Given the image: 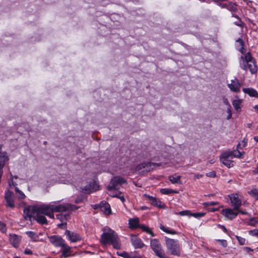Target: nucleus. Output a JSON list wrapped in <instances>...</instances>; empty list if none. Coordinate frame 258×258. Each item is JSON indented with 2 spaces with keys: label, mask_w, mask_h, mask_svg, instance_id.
Returning <instances> with one entry per match:
<instances>
[{
  "label": "nucleus",
  "mask_w": 258,
  "mask_h": 258,
  "mask_svg": "<svg viewBox=\"0 0 258 258\" xmlns=\"http://www.w3.org/2000/svg\"><path fill=\"white\" fill-rule=\"evenodd\" d=\"M61 200L56 201L48 204L27 206L24 210V218L26 220H30L31 218H33L40 224H47V220L45 216L53 219L54 212L73 211L78 208L73 205L68 203L56 205Z\"/></svg>",
  "instance_id": "f257e3e1"
},
{
  "label": "nucleus",
  "mask_w": 258,
  "mask_h": 258,
  "mask_svg": "<svg viewBox=\"0 0 258 258\" xmlns=\"http://www.w3.org/2000/svg\"><path fill=\"white\" fill-rule=\"evenodd\" d=\"M103 233L101 235L100 242L103 245L110 244L116 249L120 248L119 238L115 231L108 227L102 229Z\"/></svg>",
  "instance_id": "f03ea898"
},
{
  "label": "nucleus",
  "mask_w": 258,
  "mask_h": 258,
  "mask_svg": "<svg viewBox=\"0 0 258 258\" xmlns=\"http://www.w3.org/2000/svg\"><path fill=\"white\" fill-rule=\"evenodd\" d=\"M13 191L9 190L5 192V200L7 203V206L11 208H13L15 206V202L18 201L21 203H23V200L26 198L24 193L19 189L18 187H15V190Z\"/></svg>",
  "instance_id": "7ed1b4c3"
},
{
  "label": "nucleus",
  "mask_w": 258,
  "mask_h": 258,
  "mask_svg": "<svg viewBox=\"0 0 258 258\" xmlns=\"http://www.w3.org/2000/svg\"><path fill=\"white\" fill-rule=\"evenodd\" d=\"M239 65L240 68L244 71H247L248 69L252 74L257 73V68L255 64L254 59L249 52H247L244 55H242L240 57Z\"/></svg>",
  "instance_id": "20e7f679"
},
{
  "label": "nucleus",
  "mask_w": 258,
  "mask_h": 258,
  "mask_svg": "<svg viewBox=\"0 0 258 258\" xmlns=\"http://www.w3.org/2000/svg\"><path fill=\"white\" fill-rule=\"evenodd\" d=\"M128 221L130 228L132 229H136L138 228H140L143 231L146 232L151 236L153 237L155 236L154 233L149 227L146 226L144 225H140L139 219L138 217L130 218Z\"/></svg>",
  "instance_id": "39448f33"
},
{
  "label": "nucleus",
  "mask_w": 258,
  "mask_h": 258,
  "mask_svg": "<svg viewBox=\"0 0 258 258\" xmlns=\"http://www.w3.org/2000/svg\"><path fill=\"white\" fill-rule=\"evenodd\" d=\"M150 245L153 250L158 257L160 258L167 257L164 251L161 248V244L158 239H151L150 241Z\"/></svg>",
  "instance_id": "423d86ee"
},
{
  "label": "nucleus",
  "mask_w": 258,
  "mask_h": 258,
  "mask_svg": "<svg viewBox=\"0 0 258 258\" xmlns=\"http://www.w3.org/2000/svg\"><path fill=\"white\" fill-rule=\"evenodd\" d=\"M166 243L171 254L177 255L179 254V246L177 240L168 238L166 239Z\"/></svg>",
  "instance_id": "0eeeda50"
},
{
  "label": "nucleus",
  "mask_w": 258,
  "mask_h": 258,
  "mask_svg": "<svg viewBox=\"0 0 258 258\" xmlns=\"http://www.w3.org/2000/svg\"><path fill=\"white\" fill-rule=\"evenodd\" d=\"M231 154L230 151H225L223 152L220 156V162L228 168H230L233 165V161L231 160L233 159Z\"/></svg>",
  "instance_id": "6e6552de"
},
{
  "label": "nucleus",
  "mask_w": 258,
  "mask_h": 258,
  "mask_svg": "<svg viewBox=\"0 0 258 258\" xmlns=\"http://www.w3.org/2000/svg\"><path fill=\"white\" fill-rule=\"evenodd\" d=\"M125 182V180L123 178L119 176L114 177L111 179L109 185L108 186V190L110 191L112 189H118L119 186Z\"/></svg>",
  "instance_id": "1a4fd4ad"
},
{
  "label": "nucleus",
  "mask_w": 258,
  "mask_h": 258,
  "mask_svg": "<svg viewBox=\"0 0 258 258\" xmlns=\"http://www.w3.org/2000/svg\"><path fill=\"white\" fill-rule=\"evenodd\" d=\"M99 186L97 183L95 181H93L86 186L81 187V191L85 194H89L97 190Z\"/></svg>",
  "instance_id": "9d476101"
},
{
  "label": "nucleus",
  "mask_w": 258,
  "mask_h": 258,
  "mask_svg": "<svg viewBox=\"0 0 258 258\" xmlns=\"http://www.w3.org/2000/svg\"><path fill=\"white\" fill-rule=\"evenodd\" d=\"M49 241L56 247H61L64 245V241L60 236L53 235L48 237Z\"/></svg>",
  "instance_id": "9b49d317"
},
{
  "label": "nucleus",
  "mask_w": 258,
  "mask_h": 258,
  "mask_svg": "<svg viewBox=\"0 0 258 258\" xmlns=\"http://www.w3.org/2000/svg\"><path fill=\"white\" fill-rule=\"evenodd\" d=\"M235 210L231 209H225L222 210L221 213L228 219L232 220L238 215V212H235Z\"/></svg>",
  "instance_id": "f8f14e48"
},
{
  "label": "nucleus",
  "mask_w": 258,
  "mask_h": 258,
  "mask_svg": "<svg viewBox=\"0 0 258 258\" xmlns=\"http://www.w3.org/2000/svg\"><path fill=\"white\" fill-rule=\"evenodd\" d=\"M230 201L234 206V210H238L241 205V201L237 194H232L229 196Z\"/></svg>",
  "instance_id": "ddd939ff"
},
{
  "label": "nucleus",
  "mask_w": 258,
  "mask_h": 258,
  "mask_svg": "<svg viewBox=\"0 0 258 258\" xmlns=\"http://www.w3.org/2000/svg\"><path fill=\"white\" fill-rule=\"evenodd\" d=\"M229 88L231 91L239 92L240 90L241 84L237 79L231 80V83L228 84Z\"/></svg>",
  "instance_id": "4468645a"
},
{
  "label": "nucleus",
  "mask_w": 258,
  "mask_h": 258,
  "mask_svg": "<svg viewBox=\"0 0 258 258\" xmlns=\"http://www.w3.org/2000/svg\"><path fill=\"white\" fill-rule=\"evenodd\" d=\"M131 240L133 245L136 248H140L144 246V244L142 240L136 235H132Z\"/></svg>",
  "instance_id": "2eb2a0df"
},
{
  "label": "nucleus",
  "mask_w": 258,
  "mask_h": 258,
  "mask_svg": "<svg viewBox=\"0 0 258 258\" xmlns=\"http://www.w3.org/2000/svg\"><path fill=\"white\" fill-rule=\"evenodd\" d=\"M65 234L68 239L72 242H76L81 240L80 235L75 232L66 230Z\"/></svg>",
  "instance_id": "dca6fc26"
},
{
  "label": "nucleus",
  "mask_w": 258,
  "mask_h": 258,
  "mask_svg": "<svg viewBox=\"0 0 258 258\" xmlns=\"http://www.w3.org/2000/svg\"><path fill=\"white\" fill-rule=\"evenodd\" d=\"M97 206L105 214L109 215L111 213L110 206L108 203L102 201Z\"/></svg>",
  "instance_id": "f3484780"
},
{
  "label": "nucleus",
  "mask_w": 258,
  "mask_h": 258,
  "mask_svg": "<svg viewBox=\"0 0 258 258\" xmlns=\"http://www.w3.org/2000/svg\"><path fill=\"white\" fill-rule=\"evenodd\" d=\"M21 240V237L16 234L10 235V242L15 247H18Z\"/></svg>",
  "instance_id": "a211bd4d"
},
{
  "label": "nucleus",
  "mask_w": 258,
  "mask_h": 258,
  "mask_svg": "<svg viewBox=\"0 0 258 258\" xmlns=\"http://www.w3.org/2000/svg\"><path fill=\"white\" fill-rule=\"evenodd\" d=\"M69 217L68 215H64L62 214H59L56 215V218L57 219L60 220L61 222V224L58 225V226L60 228H63L66 225V221L68 219V217Z\"/></svg>",
  "instance_id": "6ab92c4d"
},
{
  "label": "nucleus",
  "mask_w": 258,
  "mask_h": 258,
  "mask_svg": "<svg viewBox=\"0 0 258 258\" xmlns=\"http://www.w3.org/2000/svg\"><path fill=\"white\" fill-rule=\"evenodd\" d=\"M244 93L247 94L250 97H258V93L254 89L251 88H243L242 89Z\"/></svg>",
  "instance_id": "aec40b11"
},
{
  "label": "nucleus",
  "mask_w": 258,
  "mask_h": 258,
  "mask_svg": "<svg viewBox=\"0 0 258 258\" xmlns=\"http://www.w3.org/2000/svg\"><path fill=\"white\" fill-rule=\"evenodd\" d=\"M155 166V164L152 163L151 162L144 163L141 165H139L137 168L140 169L142 167L145 168L146 171H149L151 169H153Z\"/></svg>",
  "instance_id": "412c9836"
},
{
  "label": "nucleus",
  "mask_w": 258,
  "mask_h": 258,
  "mask_svg": "<svg viewBox=\"0 0 258 258\" xmlns=\"http://www.w3.org/2000/svg\"><path fill=\"white\" fill-rule=\"evenodd\" d=\"M242 100L241 99H236L232 101V105L234 109L238 112L241 111V105Z\"/></svg>",
  "instance_id": "4be33fe9"
},
{
  "label": "nucleus",
  "mask_w": 258,
  "mask_h": 258,
  "mask_svg": "<svg viewBox=\"0 0 258 258\" xmlns=\"http://www.w3.org/2000/svg\"><path fill=\"white\" fill-rule=\"evenodd\" d=\"M230 152H231V156L233 158H242L243 155L244 154V152H241L239 151L238 150H233V151H230Z\"/></svg>",
  "instance_id": "5701e85b"
},
{
  "label": "nucleus",
  "mask_w": 258,
  "mask_h": 258,
  "mask_svg": "<svg viewBox=\"0 0 258 258\" xmlns=\"http://www.w3.org/2000/svg\"><path fill=\"white\" fill-rule=\"evenodd\" d=\"M226 9L230 12H236L237 10V5L231 2H229L227 3Z\"/></svg>",
  "instance_id": "b1692460"
},
{
  "label": "nucleus",
  "mask_w": 258,
  "mask_h": 258,
  "mask_svg": "<svg viewBox=\"0 0 258 258\" xmlns=\"http://www.w3.org/2000/svg\"><path fill=\"white\" fill-rule=\"evenodd\" d=\"M26 234L34 241H38L39 237L35 232L33 231H26Z\"/></svg>",
  "instance_id": "393cba45"
},
{
  "label": "nucleus",
  "mask_w": 258,
  "mask_h": 258,
  "mask_svg": "<svg viewBox=\"0 0 258 258\" xmlns=\"http://www.w3.org/2000/svg\"><path fill=\"white\" fill-rule=\"evenodd\" d=\"M168 179L171 182V183H172L173 184L180 183V176L170 175L168 177Z\"/></svg>",
  "instance_id": "a878e982"
},
{
  "label": "nucleus",
  "mask_w": 258,
  "mask_h": 258,
  "mask_svg": "<svg viewBox=\"0 0 258 258\" xmlns=\"http://www.w3.org/2000/svg\"><path fill=\"white\" fill-rule=\"evenodd\" d=\"M61 247L63 248L62 255L66 257H68L69 256L68 253L70 252L71 249V247L67 246L65 243L64 246Z\"/></svg>",
  "instance_id": "bb28decb"
},
{
  "label": "nucleus",
  "mask_w": 258,
  "mask_h": 258,
  "mask_svg": "<svg viewBox=\"0 0 258 258\" xmlns=\"http://www.w3.org/2000/svg\"><path fill=\"white\" fill-rule=\"evenodd\" d=\"M110 196H111L112 197H115L118 198L122 202H124L125 201L123 194L120 192H119L118 193L113 192L112 194H110Z\"/></svg>",
  "instance_id": "cd10ccee"
},
{
  "label": "nucleus",
  "mask_w": 258,
  "mask_h": 258,
  "mask_svg": "<svg viewBox=\"0 0 258 258\" xmlns=\"http://www.w3.org/2000/svg\"><path fill=\"white\" fill-rule=\"evenodd\" d=\"M248 194L256 200H258V189L253 188L248 191Z\"/></svg>",
  "instance_id": "c85d7f7f"
},
{
  "label": "nucleus",
  "mask_w": 258,
  "mask_h": 258,
  "mask_svg": "<svg viewBox=\"0 0 258 258\" xmlns=\"http://www.w3.org/2000/svg\"><path fill=\"white\" fill-rule=\"evenodd\" d=\"M17 179L18 177L17 176H13L11 175V180L9 181V185L11 189H14L15 190V187H17V184L14 181V179Z\"/></svg>",
  "instance_id": "c756f323"
},
{
  "label": "nucleus",
  "mask_w": 258,
  "mask_h": 258,
  "mask_svg": "<svg viewBox=\"0 0 258 258\" xmlns=\"http://www.w3.org/2000/svg\"><path fill=\"white\" fill-rule=\"evenodd\" d=\"M161 192L164 195H169L172 193H176V191L168 188H162L161 189Z\"/></svg>",
  "instance_id": "7c9ffc66"
},
{
  "label": "nucleus",
  "mask_w": 258,
  "mask_h": 258,
  "mask_svg": "<svg viewBox=\"0 0 258 258\" xmlns=\"http://www.w3.org/2000/svg\"><path fill=\"white\" fill-rule=\"evenodd\" d=\"M151 204L152 205L157 207L158 208H162L163 206L162 203L161 202H160V201L158 200L157 199H156V198L155 199V200L153 201H152V202L151 203Z\"/></svg>",
  "instance_id": "2f4dec72"
},
{
  "label": "nucleus",
  "mask_w": 258,
  "mask_h": 258,
  "mask_svg": "<svg viewBox=\"0 0 258 258\" xmlns=\"http://www.w3.org/2000/svg\"><path fill=\"white\" fill-rule=\"evenodd\" d=\"M160 228L162 231H163L167 233H170V234H175V232L174 231L170 230H169V229L168 228L164 227L162 225H160Z\"/></svg>",
  "instance_id": "473e14b6"
},
{
  "label": "nucleus",
  "mask_w": 258,
  "mask_h": 258,
  "mask_svg": "<svg viewBox=\"0 0 258 258\" xmlns=\"http://www.w3.org/2000/svg\"><path fill=\"white\" fill-rule=\"evenodd\" d=\"M175 214L177 215H179L182 216H190V215L191 214V213H190V211L188 210L182 211L179 213H175Z\"/></svg>",
  "instance_id": "72a5a7b5"
},
{
  "label": "nucleus",
  "mask_w": 258,
  "mask_h": 258,
  "mask_svg": "<svg viewBox=\"0 0 258 258\" xmlns=\"http://www.w3.org/2000/svg\"><path fill=\"white\" fill-rule=\"evenodd\" d=\"M0 231L4 233L7 231L6 225L1 221H0Z\"/></svg>",
  "instance_id": "f704fd0d"
},
{
  "label": "nucleus",
  "mask_w": 258,
  "mask_h": 258,
  "mask_svg": "<svg viewBox=\"0 0 258 258\" xmlns=\"http://www.w3.org/2000/svg\"><path fill=\"white\" fill-rule=\"evenodd\" d=\"M237 240H238L239 243L242 245H244L245 244V239L243 238V237H241L240 236H237V235H236L235 236Z\"/></svg>",
  "instance_id": "c9c22d12"
},
{
  "label": "nucleus",
  "mask_w": 258,
  "mask_h": 258,
  "mask_svg": "<svg viewBox=\"0 0 258 258\" xmlns=\"http://www.w3.org/2000/svg\"><path fill=\"white\" fill-rule=\"evenodd\" d=\"M205 215V213H194L190 215V216H193L196 218H200L203 216H204Z\"/></svg>",
  "instance_id": "e433bc0d"
},
{
  "label": "nucleus",
  "mask_w": 258,
  "mask_h": 258,
  "mask_svg": "<svg viewBox=\"0 0 258 258\" xmlns=\"http://www.w3.org/2000/svg\"><path fill=\"white\" fill-rule=\"evenodd\" d=\"M216 4L222 9H226L227 3H222L221 2H218Z\"/></svg>",
  "instance_id": "4c0bfd02"
},
{
  "label": "nucleus",
  "mask_w": 258,
  "mask_h": 258,
  "mask_svg": "<svg viewBox=\"0 0 258 258\" xmlns=\"http://www.w3.org/2000/svg\"><path fill=\"white\" fill-rule=\"evenodd\" d=\"M249 234L255 236H258V229H254L249 231Z\"/></svg>",
  "instance_id": "58836bf2"
},
{
  "label": "nucleus",
  "mask_w": 258,
  "mask_h": 258,
  "mask_svg": "<svg viewBox=\"0 0 258 258\" xmlns=\"http://www.w3.org/2000/svg\"><path fill=\"white\" fill-rule=\"evenodd\" d=\"M218 204L217 202H206L203 204V205L205 206H212L215 205H217Z\"/></svg>",
  "instance_id": "ea45409f"
},
{
  "label": "nucleus",
  "mask_w": 258,
  "mask_h": 258,
  "mask_svg": "<svg viewBox=\"0 0 258 258\" xmlns=\"http://www.w3.org/2000/svg\"><path fill=\"white\" fill-rule=\"evenodd\" d=\"M227 112L228 113V116L227 117V119H229L231 118V116H232V112L231 110V106H229V107H228Z\"/></svg>",
  "instance_id": "a19ab883"
},
{
  "label": "nucleus",
  "mask_w": 258,
  "mask_h": 258,
  "mask_svg": "<svg viewBox=\"0 0 258 258\" xmlns=\"http://www.w3.org/2000/svg\"><path fill=\"white\" fill-rule=\"evenodd\" d=\"M220 244H221L224 247H226L227 246V241L226 240H218Z\"/></svg>",
  "instance_id": "79ce46f5"
},
{
  "label": "nucleus",
  "mask_w": 258,
  "mask_h": 258,
  "mask_svg": "<svg viewBox=\"0 0 258 258\" xmlns=\"http://www.w3.org/2000/svg\"><path fill=\"white\" fill-rule=\"evenodd\" d=\"M24 253L27 255H32L33 252L30 249L26 248L24 250Z\"/></svg>",
  "instance_id": "37998d69"
},
{
  "label": "nucleus",
  "mask_w": 258,
  "mask_h": 258,
  "mask_svg": "<svg viewBox=\"0 0 258 258\" xmlns=\"http://www.w3.org/2000/svg\"><path fill=\"white\" fill-rule=\"evenodd\" d=\"M207 176L210 177H214L216 176V173L214 171L210 172L207 173Z\"/></svg>",
  "instance_id": "c03bdc74"
},
{
  "label": "nucleus",
  "mask_w": 258,
  "mask_h": 258,
  "mask_svg": "<svg viewBox=\"0 0 258 258\" xmlns=\"http://www.w3.org/2000/svg\"><path fill=\"white\" fill-rule=\"evenodd\" d=\"M218 227L222 229L225 233L227 232V230L226 228L224 225H218Z\"/></svg>",
  "instance_id": "a18cd8bd"
},
{
  "label": "nucleus",
  "mask_w": 258,
  "mask_h": 258,
  "mask_svg": "<svg viewBox=\"0 0 258 258\" xmlns=\"http://www.w3.org/2000/svg\"><path fill=\"white\" fill-rule=\"evenodd\" d=\"M145 196L148 198V200L151 202V203H152V201H153L155 200V199L153 197L150 196L149 195H145Z\"/></svg>",
  "instance_id": "49530a36"
},
{
  "label": "nucleus",
  "mask_w": 258,
  "mask_h": 258,
  "mask_svg": "<svg viewBox=\"0 0 258 258\" xmlns=\"http://www.w3.org/2000/svg\"><path fill=\"white\" fill-rule=\"evenodd\" d=\"M243 249L247 252L253 251V249L248 247H244Z\"/></svg>",
  "instance_id": "de8ad7c7"
},
{
  "label": "nucleus",
  "mask_w": 258,
  "mask_h": 258,
  "mask_svg": "<svg viewBox=\"0 0 258 258\" xmlns=\"http://www.w3.org/2000/svg\"><path fill=\"white\" fill-rule=\"evenodd\" d=\"M223 102H224V103L225 104H226V105H228V107H229V106H230V104L229 103L228 101V100H227V99H224V100H223Z\"/></svg>",
  "instance_id": "09e8293b"
},
{
  "label": "nucleus",
  "mask_w": 258,
  "mask_h": 258,
  "mask_svg": "<svg viewBox=\"0 0 258 258\" xmlns=\"http://www.w3.org/2000/svg\"><path fill=\"white\" fill-rule=\"evenodd\" d=\"M202 175L199 174H197L195 175L194 178L195 179H199L201 177H202Z\"/></svg>",
  "instance_id": "8fccbe9b"
},
{
  "label": "nucleus",
  "mask_w": 258,
  "mask_h": 258,
  "mask_svg": "<svg viewBox=\"0 0 258 258\" xmlns=\"http://www.w3.org/2000/svg\"><path fill=\"white\" fill-rule=\"evenodd\" d=\"M235 210L237 211V212H238V213H240L243 215H245L247 214V213L246 212H243V211H240V210H239V209L238 210Z\"/></svg>",
  "instance_id": "3c124183"
},
{
  "label": "nucleus",
  "mask_w": 258,
  "mask_h": 258,
  "mask_svg": "<svg viewBox=\"0 0 258 258\" xmlns=\"http://www.w3.org/2000/svg\"><path fill=\"white\" fill-rule=\"evenodd\" d=\"M254 172L258 174V163H257L256 167L254 169Z\"/></svg>",
  "instance_id": "603ef678"
},
{
  "label": "nucleus",
  "mask_w": 258,
  "mask_h": 258,
  "mask_svg": "<svg viewBox=\"0 0 258 258\" xmlns=\"http://www.w3.org/2000/svg\"><path fill=\"white\" fill-rule=\"evenodd\" d=\"M255 111L258 112V105H256L253 107Z\"/></svg>",
  "instance_id": "864d4df0"
},
{
  "label": "nucleus",
  "mask_w": 258,
  "mask_h": 258,
  "mask_svg": "<svg viewBox=\"0 0 258 258\" xmlns=\"http://www.w3.org/2000/svg\"><path fill=\"white\" fill-rule=\"evenodd\" d=\"M212 1L216 4L219 2L225 1L226 0H212Z\"/></svg>",
  "instance_id": "5fc2aeb1"
},
{
  "label": "nucleus",
  "mask_w": 258,
  "mask_h": 258,
  "mask_svg": "<svg viewBox=\"0 0 258 258\" xmlns=\"http://www.w3.org/2000/svg\"><path fill=\"white\" fill-rule=\"evenodd\" d=\"M237 149H240V148H242V147H241V144L240 143H239L237 146Z\"/></svg>",
  "instance_id": "6e6d98bb"
},
{
  "label": "nucleus",
  "mask_w": 258,
  "mask_h": 258,
  "mask_svg": "<svg viewBox=\"0 0 258 258\" xmlns=\"http://www.w3.org/2000/svg\"><path fill=\"white\" fill-rule=\"evenodd\" d=\"M254 140L256 142H258V136H255L254 138Z\"/></svg>",
  "instance_id": "4d7b16f0"
},
{
  "label": "nucleus",
  "mask_w": 258,
  "mask_h": 258,
  "mask_svg": "<svg viewBox=\"0 0 258 258\" xmlns=\"http://www.w3.org/2000/svg\"><path fill=\"white\" fill-rule=\"evenodd\" d=\"M244 48L243 47L241 48V49H240V51L243 54L244 53Z\"/></svg>",
  "instance_id": "13d9d810"
},
{
  "label": "nucleus",
  "mask_w": 258,
  "mask_h": 258,
  "mask_svg": "<svg viewBox=\"0 0 258 258\" xmlns=\"http://www.w3.org/2000/svg\"><path fill=\"white\" fill-rule=\"evenodd\" d=\"M216 210H217V209H216V208H212V209H211V210H210V211H212V212H214V211H216Z\"/></svg>",
  "instance_id": "bf43d9fd"
},
{
  "label": "nucleus",
  "mask_w": 258,
  "mask_h": 258,
  "mask_svg": "<svg viewBox=\"0 0 258 258\" xmlns=\"http://www.w3.org/2000/svg\"><path fill=\"white\" fill-rule=\"evenodd\" d=\"M235 24L237 26H241V24H239V23L238 22H235Z\"/></svg>",
  "instance_id": "052dcab7"
},
{
  "label": "nucleus",
  "mask_w": 258,
  "mask_h": 258,
  "mask_svg": "<svg viewBox=\"0 0 258 258\" xmlns=\"http://www.w3.org/2000/svg\"><path fill=\"white\" fill-rule=\"evenodd\" d=\"M251 126H252V124L251 123H248L247 124V127H249V128L251 127Z\"/></svg>",
  "instance_id": "680f3d73"
},
{
  "label": "nucleus",
  "mask_w": 258,
  "mask_h": 258,
  "mask_svg": "<svg viewBox=\"0 0 258 258\" xmlns=\"http://www.w3.org/2000/svg\"><path fill=\"white\" fill-rule=\"evenodd\" d=\"M80 201H81V200H76V203H78L79 202H80Z\"/></svg>",
  "instance_id": "e2e57ef3"
},
{
  "label": "nucleus",
  "mask_w": 258,
  "mask_h": 258,
  "mask_svg": "<svg viewBox=\"0 0 258 258\" xmlns=\"http://www.w3.org/2000/svg\"><path fill=\"white\" fill-rule=\"evenodd\" d=\"M243 143V145L242 146V147H244L245 145V144L244 143V142H242Z\"/></svg>",
  "instance_id": "0e129e2a"
},
{
  "label": "nucleus",
  "mask_w": 258,
  "mask_h": 258,
  "mask_svg": "<svg viewBox=\"0 0 258 258\" xmlns=\"http://www.w3.org/2000/svg\"><path fill=\"white\" fill-rule=\"evenodd\" d=\"M244 2H247V0H242Z\"/></svg>",
  "instance_id": "69168bd1"
},
{
  "label": "nucleus",
  "mask_w": 258,
  "mask_h": 258,
  "mask_svg": "<svg viewBox=\"0 0 258 258\" xmlns=\"http://www.w3.org/2000/svg\"><path fill=\"white\" fill-rule=\"evenodd\" d=\"M14 258H20V257H18V256H15V257H14Z\"/></svg>",
  "instance_id": "338daca9"
},
{
  "label": "nucleus",
  "mask_w": 258,
  "mask_h": 258,
  "mask_svg": "<svg viewBox=\"0 0 258 258\" xmlns=\"http://www.w3.org/2000/svg\"><path fill=\"white\" fill-rule=\"evenodd\" d=\"M235 17L236 18H239L237 16H235Z\"/></svg>",
  "instance_id": "774afa93"
}]
</instances>
